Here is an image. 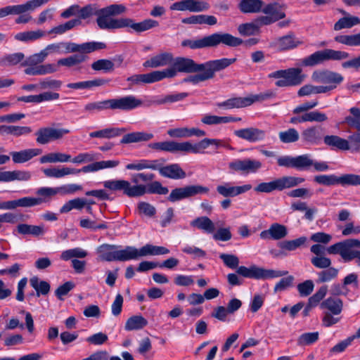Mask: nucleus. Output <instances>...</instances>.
<instances>
[{"label":"nucleus","mask_w":360,"mask_h":360,"mask_svg":"<svg viewBox=\"0 0 360 360\" xmlns=\"http://www.w3.org/2000/svg\"><path fill=\"white\" fill-rule=\"evenodd\" d=\"M119 164L120 162L118 160H103L86 165L81 168V170L84 173L94 172L106 168L115 167Z\"/></svg>","instance_id":"obj_38"},{"label":"nucleus","mask_w":360,"mask_h":360,"mask_svg":"<svg viewBox=\"0 0 360 360\" xmlns=\"http://www.w3.org/2000/svg\"><path fill=\"white\" fill-rule=\"evenodd\" d=\"M25 58L24 53L21 52L7 54L0 60L2 66L15 65L22 62Z\"/></svg>","instance_id":"obj_62"},{"label":"nucleus","mask_w":360,"mask_h":360,"mask_svg":"<svg viewBox=\"0 0 360 360\" xmlns=\"http://www.w3.org/2000/svg\"><path fill=\"white\" fill-rule=\"evenodd\" d=\"M84 198H77L65 202L60 209V213H68L72 210H81L85 207Z\"/></svg>","instance_id":"obj_57"},{"label":"nucleus","mask_w":360,"mask_h":360,"mask_svg":"<svg viewBox=\"0 0 360 360\" xmlns=\"http://www.w3.org/2000/svg\"><path fill=\"white\" fill-rule=\"evenodd\" d=\"M288 233V229L285 226L278 223H274L271 224L267 230L262 231L259 233V237L263 240L272 239L278 240L286 237Z\"/></svg>","instance_id":"obj_22"},{"label":"nucleus","mask_w":360,"mask_h":360,"mask_svg":"<svg viewBox=\"0 0 360 360\" xmlns=\"http://www.w3.org/2000/svg\"><path fill=\"white\" fill-rule=\"evenodd\" d=\"M167 134L174 138H188L191 136L201 137L206 134L204 130L198 128L181 127L170 129L167 131Z\"/></svg>","instance_id":"obj_24"},{"label":"nucleus","mask_w":360,"mask_h":360,"mask_svg":"<svg viewBox=\"0 0 360 360\" xmlns=\"http://www.w3.org/2000/svg\"><path fill=\"white\" fill-rule=\"evenodd\" d=\"M323 142L332 150H352L354 152L352 141L350 140V135L347 139L337 135H327L323 137Z\"/></svg>","instance_id":"obj_21"},{"label":"nucleus","mask_w":360,"mask_h":360,"mask_svg":"<svg viewBox=\"0 0 360 360\" xmlns=\"http://www.w3.org/2000/svg\"><path fill=\"white\" fill-rule=\"evenodd\" d=\"M160 175L169 179H184L186 174L179 164L174 163L167 166L163 165Z\"/></svg>","instance_id":"obj_33"},{"label":"nucleus","mask_w":360,"mask_h":360,"mask_svg":"<svg viewBox=\"0 0 360 360\" xmlns=\"http://www.w3.org/2000/svg\"><path fill=\"white\" fill-rule=\"evenodd\" d=\"M43 200L41 198H34L32 197H23L14 200L1 201L0 210H12L18 207H31L41 204Z\"/></svg>","instance_id":"obj_17"},{"label":"nucleus","mask_w":360,"mask_h":360,"mask_svg":"<svg viewBox=\"0 0 360 360\" xmlns=\"http://www.w3.org/2000/svg\"><path fill=\"white\" fill-rule=\"evenodd\" d=\"M141 248H136L134 246H126L124 249L116 251L117 261L138 260L143 257Z\"/></svg>","instance_id":"obj_29"},{"label":"nucleus","mask_w":360,"mask_h":360,"mask_svg":"<svg viewBox=\"0 0 360 360\" xmlns=\"http://www.w3.org/2000/svg\"><path fill=\"white\" fill-rule=\"evenodd\" d=\"M307 154L296 157L284 155L277 158V163L280 167H291L297 170H304V167L309 164V162H307Z\"/></svg>","instance_id":"obj_18"},{"label":"nucleus","mask_w":360,"mask_h":360,"mask_svg":"<svg viewBox=\"0 0 360 360\" xmlns=\"http://www.w3.org/2000/svg\"><path fill=\"white\" fill-rule=\"evenodd\" d=\"M70 132V131L68 129L42 127L39 129L35 133L37 136L36 141L39 144H47L51 141L62 139L65 134Z\"/></svg>","instance_id":"obj_13"},{"label":"nucleus","mask_w":360,"mask_h":360,"mask_svg":"<svg viewBox=\"0 0 360 360\" xmlns=\"http://www.w3.org/2000/svg\"><path fill=\"white\" fill-rule=\"evenodd\" d=\"M142 103L141 100L132 95L109 99L110 110L129 111L141 106Z\"/></svg>","instance_id":"obj_14"},{"label":"nucleus","mask_w":360,"mask_h":360,"mask_svg":"<svg viewBox=\"0 0 360 360\" xmlns=\"http://www.w3.org/2000/svg\"><path fill=\"white\" fill-rule=\"evenodd\" d=\"M191 225L208 233H213L215 230L214 224L207 217H197L191 222Z\"/></svg>","instance_id":"obj_44"},{"label":"nucleus","mask_w":360,"mask_h":360,"mask_svg":"<svg viewBox=\"0 0 360 360\" xmlns=\"http://www.w3.org/2000/svg\"><path fill=\"white\" fill-rule=\"evenodd\" d=\"M323 129L320 125H313L305 128L301 132L300 139L303 143L318 146L323 140Z\"/></svg>","instance_id":"obj_16"},{"label":"nucleus","mask_w":360,"mask_h":360,"mask_svg":"<svg viewBox=\"0 0 360 360\" xmlns=\"http://www.w3.org/2000/svg\"><path fill=\"white\" fill-rule=\"evenodd\" d=\"M41 153L42 150L39 148H28L20 151H13L10 154L14 163L22 164L30 160Z\"/></svg>","instance_id":"obj_25"},{"label":"nucleus","mask_w":360,"mask_h":360,"mask_svg":"<svg viewBox=\"0 0 360 360\" xmlns=\"http://www.w3.org/2000/svg\"><path fill=\"white\" fill-rule=\"evenodd\" d=\"M280 141L283 143H295L300 139V134L295 128H290L288 130L278 133Z\"/></svg>","instance_id":"obj_59"},{"label":"nucleus","mask_w":360,"mask_h":360,"mask_svg":"<svg viewBox=\"0 0 360 360\" xmlns=\"http://www.w3.org/2000/svg\"><path fill=\"white\" fill-rule=\"evenodd\" d=\"M338 269L334 267L329 266L326 269L319 271L317 274L318 279L317 283H327L337 278L338 275Z\"/></svg>","instance_id":"obj_60"},{"label":"nucleus","mask_w":360,"mask_h":360,"mask_svg":"<svg viewBox=\"0 0 360 360\" xmlns=\"http://www.w3.org/2000/svg\"><path fill=\"white\" fill-rule=\"evenodd\" d=\"M307 240V238L305 236L290 240H283L278 243V247L284 250L294 251L304 245Z\"/></svg>","instance_id":"obj_53"},{"label":"nucleus","mask_w":360,"mask_h":360,"mask_svg":"<svg viewBox=\"0 0 360 360\" xmlns=\"http://www.w3.org/2000/svg\"><path fill=\"white\" fill-rule=\"evenodd\" d=\"M305 179L302 177L292 176H284L277 179L278 191L295 187L303 182Z\"/></svg>","instance_id":"obj_43"},{"label":"nucleus","mask_w":360,"mask_h":360,"mask_svg":"<svg viewBox=\"0 0 360 360\" xmlns=\"http://www.w3.org/2000/svg\"><path fill=\"white\" fill-rule=\"evenodd\" d=\"M106 44L100 41H89L83 44H76L70 41H61L47 45L43 51L46 58L52 53L62 54L70 53H90L96 51L104 49Z\"/></svg>","instance_id":"obj_4"},{"label":"nucleus","mask_w":360,"mask_h":360,"mask_svg":"<svg viewBox=\"0 0 360 360\" xmlns=\"http://www.w3.org/2000/svg\"><path fill=\"white\" fill-rule=\"evenodd\" d=\"M327 92V88L323 86H314L311 84H306L302 86L298 92L299 96H309L311 94H325Z\"/></svg>","instance_id":"obj_61"},{"label":"nucleus","mask_w":360,"mask_h":360,"mask_svg":"<svg viewBox=\"0 0 360 360\" xmlns=\"http://www.w3.org/2000/svg\"><path fill=\"white\" fill-rule=\"evenodd\" d=\"M46 58L42 51L27 57L21 64L22 66L26 67L24 70L25 74L29 75L27 71L32 68L39 67V65L42 63Z\"/></svg>","instance_id":"obj_42"},{"label":"nucleus","mask_w":360,"mask_h":360,"mask_svg":"<svg viewBox=\"0 0 360 360\" xmlns=\"http://www.w3.org/2000/svg\"><path fill=\"white\" fill-rule=\"evenodd\" d=\"M17 231L22 235H31L34 237L42 236L45 233L44 226L30 225L27 224H20L17 226Z\"/></svg>","instance_id":"obj_39"},{"label":"nucleus","mask_w":360,"mask_h":360,"mask_svg":"<svg viewBox=\"0 0 360 360\" xmlns=\"http://www.w3.org/2000/svg\"><path fill=\"white\" fill-rule=\"evenodd\" d=\"M31 286L36 290V295L39 297L41 295H46L50 291V285L44 281H39V278L34 276L30 278Z\"/></svg>","instance_id":"obj_51"},{"label":"nucleus","mask_w":360,"mask_h":360,"mask_svg":"<svg viewBox=\"0 0 360 360\" xmlns=\"http://www.w3.org/2000/svg\"><path fill=\"white\" fill-rule=\"evenodd\" d=\"M314 181L327 186L340 184L342 186H360V176L354 174H345L338 176L335 174H321L314 176Z\"/></svg>","instance_id":"obj_9"},{"label":"nucleus","mask_w":360,"mask_h":360,"mask_svg":"<svg viewBox=\"0 0 360 360\" xmlns=\"http://www.w3.org/2000/svg\"><path fill=\"white\" fill-rule=\"evenodd\" d=\"M108 109H110L109 99L88 103L84 107V110L85 112L91 114Z\"/></svg>","instance_id":"obj_55"},{"label":"nucleus","mask_w":360,"mask_h":360,"mask_svg":"<svg viewBox=\"0 0 360 360\" xmlns=\"http://www.w3.org/2000/svg\"><path fill=\"white\" fill-rule=\"evenodd\" d=\"M125 128L109 127L92 131L89 134L91 138L112 139L120 136L126 131Z\"/></svg>","instance_id":"obj_35"},{"label":"nucleus","mask_w":360,"mask_h":360,"mask_svg":"<svg viewBox=\"0 0 360 360\" xmlns=\"http://www.w3.org/2000/svg\"><path fill=\"white\" fill-rule=\"evenodd\" d=\"M169 250L163 246H156L151 244H146L141 247L143 257L148 255H163L169 253Z\"/></svg>","instance_id":"obj_54"},{"label":"nucleus","mask_w":360,"mask_h":360,"mask_svg":"<svg viewBox=\"0 0 360 360\" xmlns=\"http://www.w3.org/2000/svg\"><path fill=\"white\" fill-rule=\"evenodd\" d=\"M174 56L169 52H161L143 63L144 68H157L172 64Z\"/></svg>","instance_id":"obj_23"},{"label":"nucleus","mask_w":360,"mask_h":360,"mask_svg":"<svg viewBox=\"0 0 360 360\" xmlns=\"http://www.w3.org/2000/svg\"><path fill=\"white\" fill-rule=\"evenodd\" d=\"M184 24L214 25L217 23V19L214 15H197L185 18L181 20Z\"/></svg>","instance_id":"obj_36"},{"label":"nucleus","mask_w":360,"mask_h":360,"mask_svg":"<svg viewBox=\"0 0 360 360\" xmlns=\"http://www.w3.org/2000/svg\"><path fill=\"white\" fill-rule=\"evenodd\" d=\"M321 308L328 309L333 315H338L342 312L343 302L340 298L329 297L321 303Z\"/></svg>","instance_id":"obj_37"},{"label":"nucleus","mask_w":360,"mask_h":360,"mask_svg":"<svg viewBox=\"0 0 360 360\" xmlns=\"http://www.w3.org/2000/svg\"><path fill=\"white\" fill-rule=\"evenodd\" d=\"M276 96L272 90H266L257 94H249L245 97H233L224 101L217 103L216 105L219 108L231 110L233 108H242L250 106L255 103L263 102L271 99Z\"/></svg>","instance_id":"obj_5"},{"label":"nucleus","mask_w":360,"mask_h":360,"mask_svg":"<svg viewBox=\"0 0 360 360\" xmlns=\"http://www.w3.org/2000/svg\"><path fill=\"white\" fill-rule=\"evenodd\" d=\"M349 58V53L344 51L326 49L317 51L301 60V65L313 67L327 60H342Z\"/></svg>","instance_id":"obj_6"},{"label":"nucleus","mask_w":360,"mask_h":360,"mask_svg":"<svg viewBox=\"0 0 360 360\" xmlns=\"http://www.w3.org/2000/svg\"><path fill=\"white\" fill-rule=\"evenodd\" d=\"M131 82L132 84H138L140 83L150 84L162 80L160 71L156 70L147 74L134 75L129 77L127 79Z\"/></svg>","instance_id":"obj_30"},{"label":"nucleus","mask_w":360,"mask_h":360,"mask_svg":"<svg viewBox=\"0 0 360 360\" xmlns=\"http://www.w3.org/2000/svg\"><path fill=\"white\" fill-rule=\"evenodd\" d=\"M106 81L103 79H96L93 80L82 81L75 83H69L67 87L72 89H90L93 87L104 85Z\"/></svg>","instance_id":"obj_46"},{"label":"nucleus","mask_w":360,"mask_h":360,"mask_svg":"<svg viewBox=\"0 0 360 360\" xmlns=\"http://www.w3.org/2000/svg\"><path fill=\"white\" fill-rule=\"evenodd\" d=\"M103 186L112 191H120L129 198H136L146 193V186L143 184L131 185V182L124 179L108 180Z\"/></svg>","instance_id":"obj_8"},{"label":"nucleus","mask_w":360,"mask_h":360,"mask_svg":"<svg viewBox=\"0 0 360 360\" xmlns=\"http://www.w3.org/2000/svg\"><path fill=\"white\" fill-rule=\"evenodd\" d=\"M269 78L279 79L275 83L278 87L295 86L301 84L305 75L300 68H290L286 70L274 71L269 75Z\"/></svg>","instance_id":"obj_7"},{"label":"nucleus","mask_w":360,"mask_h":360,"mask_svg":"<svg viewBox=\"0 0 360 360\" xmlns=\"http://www.w3.org/2000/svg\"><path fill=\"white\" fill-rule=\"evenodd\" d=\"M210 189L201 185H191L173 189L167 200L172 202L181 200L198 194L207 193Z\"/></svg>","instance_id":"obj_12"},{"label":"nucleus","mask_w":360,"mask_h":360,"mask_svg":"<svg viewBox=\"0 0 360 360\" xmlns=\"http://www.w3.org/2000/svg\"><path fill=\"white\" fill-rule=\"evenodd\" d=\"M71 160V155L62 153H50L40 158V163L67 162Z\"/></svg>","instance_id":"obj_48"},{"label":"nucleus","mask_w":360,"mask_h":360,"mask_svg":"<svg viewBox=\"0 0 360 360\" xmlns=\"http://www.w3.org/2000/svg\"><path fill=\"white\" fill-rule=\"evenodd\" d=\"M349 112L353 116L346 117L345 122L360 132V109L353 107L349 109Z\"/></svg>","instance_id":"obj_63"},{"label":"nucleus","mask_w":360,"mask_h":360,"mask_svg":"<svg viewBox=\"0 0 360 360\" xmlns=\"http://www.w3.org/2000/svg\"><path fill=\"white\" fill-rule=\"evenodd\" d=\"M50 0H30L23 4L9 6L11 15H21L46 4Z\"/></svg>","instance_id":"obj_26"},{"label":"nucleus","mask_w":360,"mask_h":360,"mask_svg":"<svg viewBox=\"0 0 360 360\" xmlns=\"http://www.w3.org/2000/svg\"><path fill=\"white\" fill-rule=\"evenodd\" d=\"M44 174L46 176L49 178H62L65 176L70 174H77L80 172H82L81 169H75L67 167H62L61 168L58 167H52L44 169Z\"/></svg>","instance_id":"obj_32"},{"label":"nucleus","mask_w":360,"mask_h":360,"mask_svg":"<svg viewBox=\"0 0 360 360\" xmlns=\"http://www.w3.org/2000/svg\"><path fill=\"white\" fill-rule=\"evenodd\" d=\"M62 81L53 79L51 77H46L41 79L39 82V87L40 89H51V90H59L62 86Z\"/></svg>","instance_id":"obj_64"},{"label":"nucleus","mask_w":360,"mask_h":360,"mask_svg":"<svg viewBox=\"0 0 360 360\" xmlns=\"http://www.w3.org/2000/svg\"><path fill=\"white\" fill-rule=\"evenodd\" d=\"M326 252L330 255L339 254L345 262H348L351 250H347L344 240L329 246L326 248Z\"/></svg>","instance_id":"obj_47"},{"label":"nucleus","mask_w":360,"mask_h":360,"mask_svg":"<svg viewBox=\"0 0 360 360\" xmlns=\"http://www.w3.org/2000/svg\"><path fill=\"white\" fill-rule=\"evenodd\" d=\"M300 44L301 42L295 37L294 34H289L276 39L272 43V46L279 51H285L296 48Z\"/></svg>","instance_id":"obj_28"},{"label":"nucleus","mask_w":360,"mask_h":360,"mask_svg":"<svg viewBox=\"0 0 360 360\" xmlns=\"http://www.w3.org/2000/svg\"><path fill=\"white\" fill-rule=\"evenodd\" d=\"M86 53H79L73 54L67 58H60L57 61V65L71 68L79 65L86 60L88 57Z\"/></svg>","instance_id":"obj_41"},{"label":"nucleus","mask_w":360,"mask_h":360,"mask_svg":"<svg viewBox=\"0 0 360 360\" xmlns=\"http://www.w3.org/2000/svg\"><path fill=\"white\" fill-rule=\"evenodd\" d=\"M222 141L217 139H203L197 143L193 144L190 141L178 143L174 141L151 143L149 148L156 150L169 153L184 152L191 153H203L204 150L210 145H214L216 148L221 146Z\"/></svg>","instance_id":"obj_3"},{"label":"nucleus","mask_w":360,"mask_h":360,"mask_svg":"<svg viewBox=\"0 0 360 360\" xmlns=\"http://www.w3.org/2000/svg\"><path fill=\"white\" fill-rule=\"evenodd\" d=\"M311 79L314 82L327 84L323 86L327 88V92L336 89L344 80L341 74L328 70L314 71Z\"/></svg>","instance_id":"obj_10"},{"label":"nucleus","mask_w":360,"mask_h":360,"mask_svg":"<svg viewBox=\"0 0 360 360\" xmlns=\"http://www.w3.org/2000/svg\"><path fill=\"white\" fill-rule=\"evenodd\" d=\"M207 48L217 47L220 44L236 47L243 44V40L226 32H214L205 36Z\"/></svg>","instance_id":"obj_11"},{"label":"nucleus","mask_w":360,"mask_h":360,"mask_svg":"<svg viewBox=\"0 0 360 360\" xmlns=\"http://www.w3.org/2000/svg\"><path fill=\"white\" fill-rule=\"evenodd\" d=\"M127 8L123 4H113L103 8H99L96 4H89L82 12L83 18L96 16V24L99 29L113 30L130 28L137 33L149 30L159 25L157 20L148 18L136 22L130 18H115L125 13Z\"/></svg>","instance_id":"obj_1"},{"label":"nucleus","mask_w":360,"mask_h":360,"mask_svg":"<svg viewBox=\"0 0 360 360\" xmlns=\"http://www.w3.org/2000/svg\"><path fill=\"white\" fill-rule=\"evenodd\" d=\"M251 189L252 186L250 184L231 186L229 183L218 185L216 188L217 192L224 198H233L245 193Z\"/></svg>","instance_id":"obj_20"},{"label":"nucleus","mask_w":360,"mask_h":360,"mask_svg":"<svg viewBox=\"0 0 360 360\" xmlns=\"http://www.w3.org/2000/svg\"><path fill=\"white\" fill-rule=\"evenodd\" d=\"M261 167L262 163L259 160L251 159H236L229 163V168L231 171L242 174L255 173Z\"/></svg>","instance_id":"obj_15"},{"label":"nucleus","mask_w":360,"mask_h":360,"mask_svg":"<svg viewBox=\"0 0 360 360\" xmlns=\"http://www.w3.org/2000/svg\"><path fill=\"white\" fill-rule=\"evenodd\" d=\"M234 135L250 143L263 141L266 137L265 131L256 128L248 127L235 130Z\"/></svg>","instance_id":"obj_19"},{"label":"nucleus","mask_w":360,"mask_h":360,"mask_svg":"<svg viewBox=\"0 0 360 360\" xmlns=\"http://www.w3.org/2000/svg\"><path fill=\"white\" fill-rule=\"evenodd\" d=\"M236 58L208 60L203 63H197L193 59L184 57H177L174 59L171 68L160 70L162 80L165 78H173L177 72L197 73L189 75L184 79V82L198 84L213 79L217 72L221 71L236 61Z\"/></svg>","instance_id":"obj_2"},{"label":"nucleus","mask_w":360,"mask_h":360,"mask_svg":"<svg viewBox=\"0 0 360 360\" xmlns=\"http://www.w3.org/2000/svg\"><path fill=\"white\" fill-rule=\"evenodd\" d=\"M264 2L262 0H241L238 8L243 13H257L262 11Z\"/></svg>","instance_id":"obj_34"},{"label":"nucleus","mask_w":360,"mask_h":360,"mask_svg":"<svg viewBox=\"0 0 360 360\" xmlns=\"http://www.w3.org/2000/svg\"><path fill=\"white\" fill-rule=\"evenodd\" d=\"M44 36V32L41 30L22 32L16 34L15 39L20 41L27 42L35 41Z\"/></svg>","instance_id":"obj_56"},{"label":"nucleus","mask_w":360,"mask_h":360,"mask_svg":"<svg viewBox=\"0 0 360 360\" xmlns=\"http://www.w3.org/2000/svg\"><path fill=\"white\" fill-rule=\"evenodd\" d=\"M117 246L115 245L103 244L98 248V252L102 260L108 262L117 261Z\"/></svg>","instance_id":"obj_45"},{"label":"nucleus","mask_w":360,"mask_h":360,"mask_svg":"<svg viewBox=\"0 0 360 360\" xmlns=\"http://www.w3.org/2000/svg\"><path fill=\"white\" fill-rule=\"evenodd\" d=\"M148 325V321L141 315H134L129 317L124 325V329L127 331L139 330Z\"/></svg>","instance_id":"obj_40"},{"label":"nucleus","mask_w":360,"mask_h":360,"mask_svg":"<svg viewBox=\"0 0 360 360\" xmlns=\"http://www.w3.org/2000/svg\"><path fill=\"white\" fill-rule=\"evenodd\" d=\"M58 71V67L53 63H41L39 67L32 68L27 71L30 76L46 75L55 73Z\"/></svg>","instance_id":"obj_49"},{"label":"nucleus","mask_w":360,"mask_h":360,"mask_svg":"<svg viewBox=\"0 0 360 360\" xmlns=\"http://www.w3.org/2000/svg\"><path fill=\"white\" fill-rule=\"evenodd\" d=\"M154 137L153 134L146 131H134L124 134L120 140L121 144L146 142Z\"/></svg>","instance_id":"obj_31"},{"label":"nucleus","mask_w":360,"mask_h":360,"mask_svg":"<svg viewBox=\"0 0 360 360\" xmlns=\"http://www.w3.org/2000/svg\"><path fill=\"white\" fill-rule=\"evenodd\" d=\"M32 177L31 172L25 170L0 172V181L9 182L13 181H29Z\"/></svg>","instance_id":"obj_27"},{"label":"nucleus","mask_w":360,"mask_h":360,"mask_svg":"<svg viewBox=\"0 0 360 360\" xmlns=\"http://www.w3.org/2000/svg\"><path fill=\"white\" fill-rule=\"evenodd\" d=\"M137 212L141 217L153 218L155 216L156 208L149 202L141 201L137 204Z\"/></svg>","instance_id":"obj_58"},{"label":"nucleus","mask_w":360,"mask_h":360,"mask_svg":"<svg viewBox=\"0 0 360 360\" xmlns=\"http://www.w3.org/2000/svg\"><path fill=\"white\" fill-rule=\"evenodd\" d=\"M360 24V19L356 16L348 15L339 19L334 25V30L336 31L351 28Z\"/></svg>","instance_id":"obj_50"},{"label":"nucleus","mask_w":360,"mask_h":360,"mask_svg":"<svg viewBox=\"0 0 360 360\" xmlns=\"http://www.w3.org/2000/svg\"><path fill=\"white\" fill-rule=\"evenodd\" d=\"M335 41L348 46H360V32L348 35H338Z\"/></svg>","instance_id":"obj_52"}]
</instances>
